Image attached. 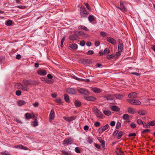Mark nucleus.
<instances>
[{"mask_svg": "<svg viewBox=\"0 0 155 155\" xmlns=\"http://www.w3.org/2000/svg\"><path fill=\"white\" fill-rule=\"evenodd\" d=\"M23 83L24 85L28 87L30 85H36L38 84V83L36 81H32L31 79L26 80L24 79L23 81Z\"/></svg>", "mask_w": 155, "mask_h": 155, "instance_id": "nucleus-1", "label": "nucleus"}, {"mask_svg": "<svg viewBox=\"0 0 155 155\" xmlns=\"http://www.w3.org/2000/svg\"><path fill=\"white\" fill-rule=\"evenodd\" d=\"M88 14V12L84 7H82L80 8V15L81 18H86Z\"/></svg>", "mask_w": 155, "mask_h": 155, "instance_id": "nucleus-2", "label": "nucleus"}, {"mask_svg": "<svg viewBox=\"0 0 155 155\" xmlns=\"http://www.w3.org/2000/svg\"><path fill=\"white\" fill-rule=\"evenodd\" d=\"M127 101L130 104L135 105H139L141 104V102L137 100L132 98H129L127 99Z\"/></svg>", "mask_w": 155, "mask_h": 155, "instance_id": "nucleus-3", "label": "nucleus"}, {"mask_svg": "<svg viewBox=\"0 0 155 155\" xmlns=\"http://www.w3.org/2000/svg\"><path fill=\"white\" fill-rule=\"evenodd\" d=\"M93 110L97 117L100 118H102L103 115V114L97 107H94Z\"/></svg>", "mask_w": 155, "mask_h": 155, "instance_id": "nucleus-4", "label": "nucleus"}, {"mask_svg": "<svg viewBox=\"0 0 155 155\" xmlns=\"http://www.w3.org/2000/svg\"><path fill=\"white\" fill-rule=\"evenodd\" d=\"M74 141L71 137H68L65 138L63 141V144L64 145H69L72 144Z\"/></svg>", "mask_w": 155, "mask_h": 155, "instance_id": "nucleus-5", "label": "nucleus"}, {"mask_svg": "<svg viewBox=\"0 0 155 155\" xmlns=\"http://www.w3.org/2000/svg\"><path fill=\"white\" fill-rule=\"evenodd\" d=\"M35 116V115L33 113L32 114L27 113L25 115V118L26 120H29L32 118H34Z\"/></svg>", "mask_w": 155, "mask_h": 155, "instance_id": "nucleus-6", "label": "nucleus"}, {"mask_svg": "<svg viewBox=\"0 0 155 155\" xmlns=\"http://www.w3.org/2000/svg\"><path fill=\"white\" fill-rule=\"evenodd\" d=\"M78 92L81 94L88 95L90 94V92L87 90L83 88H80L78 90Z\"/></svg>", "mask_w": 155, "mask_h": 155, "instance_id": "nucleus-7", "label": "nucleus"}, {"mask_svg": "<svg viewBox=\"0 0 155 155\" xmlns=\"http://www.w3.org/2000/svg\"><path fill=\"white\" fill-rule=\"evenodd\" d=\"M103 97L106 99L107 101L113 100L114 98V96L112 94H107L103 96Z\"/></svg>", "mask_w": 155, "mask_h": 155, "instance_id": "nucleus-8", "label": "nucleus"}, {"mask_svg": "<svg viewBox=\"0 0 155 155\" xmlns=\"http://www.w3.org/2000/svg\"><path fill=\"white\" fill-rule=\"evenodd\" d=\"M107 41L109 43L114 45L116 44V41L113 38L110 37H107Z\"/></svg>", "mask_w": 155, "mask_h": 155, "instance_id": "nucleus-9", "label": "nucleus"}, {"mask_svg": "<svg viewBox=\"0 0 155 155\" xmlns=\"http://www.w3.org/2000/svg\"><path fill=\"white\" fill-rule=\"evenodd\" d=\"M66 91L69 94L73 95L75 94L76 93L75 89L72 88H67L66 90Z\"/></svg>", "mask_w": 155, "mask_h": 155, "instance_id": "nucleus-10", "label": "nucleus"}, {"mask_svg": "<svg viewBox=\"0 0 155 155\" xmlns=\"http://www.w3.org/2000/svg\"><path fill=\"white\" fill-rule=\"evenodd\" d=\"M137 94L136 92H132L128 94V97L129 98L134 99L137 97Z\"/></svg>", "mask_w": 155, "mask_h": 155, "instance_id": "nucleus-11", "label": "nucleus"}, {"mask_svg": "<svg viewBox=\"0 0 155 155\" xmlns=\"http://www.w3.org/2000/svg\"><path fill=\"white\" fill-rule=\"evenodd\" d=\"M120 7H118L117 8L120 9L123 12H125L126 11V8L124 6V4L121 2H120Z\"/></svg>", "mask_w": 155, "mask_h": 155, "instance_id": "nucleus-12", "label": "nucleus"}, {"mask_svg": "<svg viewBox=\"0 0 155 155\" xmlns=\"http://www.w3.org/2000/svg\"><path fill=\"white\" fill-rule=\"evenodd\" d=\"M97 139L99 142L101 143V145L102 147V148H105V141L103 140L100 137H99L97 138Z\"/></svg>", "mask_w": 155, "mask_h": 155, "instance_id": "nucleus-13", "label": "nucleus"}, {"mask_svg": "<svg viewBox=\"0 0 155 155\" xmlns=\"http://www.w3.org/2000/svg\"><path fill=\"white\" fill-rule=\"evenodd\" d=\"M38 74L40 75H45L47 74V72L45 70H39L37 71Z\"/></svg>", "mask_w": 155, "mask_h": 155, "instance_id": "nucleus-14", "label": "nucleus"}, {"mask_svg": "<svg viewBox=\"0 0 155 155\" xmlns=\"http://www.w3.org/2000/svg\"><path fill=\"white\" fill-rule=\"evenodd\" d=\"M78 38V35L76 34L71 35L69 36V39L73 41H74L77 39Z\"/></svg>", "mask_w": 155, "mask_h": 155, "instance_id": "nucleus-15", "label": "nucleus"}, {"mask_svg": "<svg viewBox=\"0 0 155 155\" xmlns=\"http://www.w3.org/2000/svg\"><path fill=\"white\" fill-rule=\"evenodd\" d=\"M54 117V109H52L51 111L50 115L49 118L50 119L52 120Z\"/></svg>", "mask_w": 155, "mask_h": 155, "instance_id": "nucleus-16", "label": "nucleus"}, {"mask_svg": "<svg viewBox=\"0 0 155 155\" xmlns=\"http://www.w3.org/2000/svg\"><path fill=\"white\" fill-rule=\"evenodd\" d=\"M84 98L85 100L88 101H92L95 100V98L93 96L84 97Z\"/></svg>", "mask_w": 155, "mask_h": 155, "instance_id": "nucleus-17", "label": "nucleus"}, {"mask_svg": "<svg viewBox=\"0 0 155 155\" xmlns=\"http://www.w3.org/2000/svg\"><path fill=\"white\" fill-rule=\"evenodd\" d=\"M17 103L18 106H21L25 104L26 102L24 101L20 100L17 102Z\"/></svg>", "mask_w": 155, "mask_h": 155, "instance_id": "nucleus-18", "label": "nucleus"}, {"mask_svg": "<svg viewBox=\"0 0 155 155\" xmlns=\"http://www.w3.org/2000/svg\"><path fill=\"white\" fill-rule=\"evenodd\" d=\"M64 100L67 103H69L70 102V100L69 98V96L66 94H65L64 95Z\"/></svg>", "mask_w": 155, "mask_h": 155, "instance_id": "nucleus-19", "label": "nucleus"}, {"mask_svg": "<svg viewBox=\"0 0 155 155\" xmlns=\"http://www.w3.org/2000/svg\"><path fill=\"white\" fill-rule=\"evenodd\" d=\"M109 127V125L107 124L104 127H101L99 128V129H101L102 130L101 132H103L104 131L106 130Z\"/></svg>", "mask_w": 155, "mask_h": 155, "instance_id": "nucleus-20", "label": "nucleus"}, {"mask_svg": "<svg viewBox=\"0 0 155 155\" xmlns=\"http://www.w3.org/2000/svg\"><path fill=\"white\" fill-rule=\"evenodd\" d=\"M111 109L112 110L114 111H118L120 110V108L116 106H112L111 107Z\"/></svg>", "mask_w": 155, "mask_h": 155, "instance_id": "nucleus-21", "label": "nucleus"}, {"mask_svg": "<svg viewBox=\"0 0 155 155\" xmlns=\"http://www.w3.org/2000/svg\"><path fill=\"white\" fill-rule=\"evenodd\" d=\"M78 28L79 29H83L86 31H88L89 29L87 28L84 25H80L78 26Z\"/></svg>", "mask_w": 155, "mask_h": 155, "instance_id": "nucleus-22", "label": "nucleus"}, {"mask_svg": "<svg viewBox=\"0 0 155 155\" xmlns=\"http://www.w3.org/2000/svg\"><path fill=\"white\" fill-rule=\"evenodd\" d=\"M74 104L75 106L76 107H79L81 105V102L78 100H75Z\"/></svg>", "mask_w": 155, "mask_h": 155, "instance_id": "nucleus-23", "label": "nucleus"}, {"mask_svg": "<svg viewBox=\"0 0 155 155\" xmlns=\"http://www.w3.org/2000/svg\"><path fill=\"white\" fill-rule=\"evenodd\" d=\"M88 20L90 22H92L94 21V16L93 15H90L88 17Z\"/></svg>", "mask_w": 155, "mask_h": 155, "instance_id": "nucleus-24", "label": "nucleus"}, {"mask_svg": "<svg viewBox=\"0 0 155 155\" xmlns=\"http://www.w3.org/2000/svg\"><path fill=\"white\" fill-rule=\"evenodd\" d=\"M123 118L124 120H128L129 119L130 116L128 114H125L123 115Z\"/></svg>", "mask_w": 155, "mask_h": 155, "instance_id": "nucleus-25", "label": "nucleus"}, {"mask_svg": "<svg viewBox=\"0 0 155 155\" xmlns=\"http://www.w3.org/2000/svg\"><path fill=\"white\" fill-rule=\"evenodd\" d=\"M115 57V54H111V55H108L107 57L106 58L108 60H111L113 59Z\"/></svg>", "mask_w": 155, "mask_h": 155, "instance_id": "nucleus-26", "label": "nucleus"}, {"mask_svg": "<svg viewBox=\"0 0 155 155\" xmlns=\"http://www.w3.org/2000/svg\"><path fill=\"white\" fill-rule=\"evenodd\" d=\"M71 48L74 50H76L78 48V45L76 44H73L70 46Z\"/></svg>", "mask_w": 155, "mask_h": 155, "instance_id": "nucleus-27", "label": "nucleus"}, {"mask_svg": "<svg viewBox=\"0 0 155 155\" xmlns=\"http://www.w3.org/2000/svg\"><path fill=\"white\" fill-rule=\"evenodd\" d=\"M123 51V45H118V52H122Z\"/></svg>", "mask_w": 155, "mask_h": 155, "instance_id": "nucleus-28", "label": "nucleus"}, {"mask_svg": "<svg viewBox=\"0 0 155 155\" xmlns=\"http://www.w3.org/2000/svg\"><path fill=\"white\" fill-rule=\"evenodd\" d=\"M12 24V21L11 20L7 21L5 23V25L8 26L11 25Z\"/></svg>", "mask_w": 155, "mask_h": 155, "instance_id": "nucleus-29", "label": "nucleus"}, {"mask_svg": "<svg viewBox=\"0 0 155 155\" xmlns=\"http://www.w3.org/2000/svg\"><path fill=\"white\" fill-rule=\"evenodd\" d=\"M93 91L95 93H99L101 92V89L97 88H94L93 89Z\"/></svg>", "mask_w": 155, "mask_h": 155, "instance_id": "nucleus-30", "label": "nucleus"}, {"mask_svg": "<svg viewBox=\"0 0 155 155\" xmlns=\"http://www.w3.org/2000/svg\"><path fill=\"white\" fill-rule=\"evenodd\" d=\"M61 152L64 155H71V153L68 152H67L65 150H63Z\"/></svg>", "mask_w": 155, "mask_h": 155, "instance_id": "nucleus-31", "label": "nucleus"}, {"mask_svg": "<svg viewBox=\"0 0 155 155\" xmlns=\"http://www.w3.org/2000/svg\"><path fill=\"white\" fill-rule=\"evenodd\" d=\"M128 112L131 114H134L135 113V111L131 107H129L128 109Z\"/></svg>", "mask_w": 155, "mask_h": 155, "instance_id": "nucleus-32", "label": "nucleus"}, {"mask_svg": "<svg viewBox=\"0 0 155 155\" xmlns=\"http://www.w3.org/2000/svg\"><path fill=\"white\" fill-rule=\"evenodd\" d=\"M115 97L118 99H120L123 97V96L119 94H115Z\"/></svg>", "mask_w": 155, "mask_h": 155, "instance_id": "nucleus-33", "label": "nucleus"}, {"mask_svg": "<svg viewBox=\"0 0 155 155\" xmlns=\"http://www.w3.org/2000/svg\"><path fill=\"white\" fill-rule=\"evenodd\" d=\"M138 113L140 115H145L146 114V112L144 110H139L138 111Z\"/></svg>", "mask_w": 155, "mask_h": 155, "instance_id": "nucleus-34", "label": "nucleus"}, {"mask_svg": "<svg viewBox=\"0 0 155 155\" xmlns=\"http://www.w3.org/2000/svg\"><path fill=\"white\" fill-rule=\"evenodd\" d=\"M104 113L106 115L109 116L111 114V112L109 110H104Z\"/></svg>", "mask_w": 155, "mask_h": 155, "instance_id": "nucleus-35", "label": "nucleus"}, {"mask_svg": "<svg viewBox=\"0 0 155 155\" xmlns=\"http://www.w3.org/2000/svg\"><path fill=\"white\" fill-rule=\"evenodd\" d=\"M28 87L22 85V86L21 87V89L23 91H27L29 89V88H28Z\"/></svg>", "mask_w": 155, "mask_h": 155, "instance_id": "nucleus-36", "label": "nucleus"}, {"mask_svg": "<svg viewBox=\"0 0 155 155\" xmlns=\"http://www.w3.org/2000/svg\"><path fill=\"white\" fill-rule=\"evenodd\" d=\"M110 52V50L108 48H106L104 50V54H107Z\"/></svg>", "mask_w": 155, "mask_h": 155, "instance_id": "nucleus-37", "label": "nucleus"}, {"mask_svg": "<svg viewBox=\"0 0 155 155\" xmlns=\"http://www.w3.org/2000/svg\"><path fill=\"white\" fill-rule=\"evenodd\" d=\"M54 82V80H49L47 79L46 81V82L48 84H52Z\"/></svg>", "mask_w": 155, "mask_h": 155, "instance_id": "nucleus-38", "label": "nucleus"}, {"mask_svg": "<svg viewBox=\"0 0 155 155\" xmlns=\"http://www.w3.org/2000/svg\"><path fill=\"white\" fill-rule=\"evenodd\" d=\"M123 135V132L122 131H120L117 135V138L118 139H120L121 138L122 136Z\"/></svg>", "mask_w": 155, "mask_h": 155, "instance_id": "nucleus-39", "label": "nucleus"}, {"mask_svg": "<svg viewBox=\"0 0 155 155\" xmlns=\"http://www.w3.org/2000/svg\"><path fill=\"white\" fill-rule=\"evenodd\" d=\"M148 124L149 126H153L155 125V120H153L150 122L148 123Z\"/></svg>", "mask_w": 155, "mask_h": 155, "instance_id": "nucleus-40", "label": "nucleus"}, {"mask_svg": "<svg viewBox=\"0 0 155 155\" xmlns=\"http://www.w3.org/2000/svg\"><path fill=\"white\" fill-rule=\"evenodd\" d=\"M34 124H33V125L34 127H36L38 125V122L37 119L36 118H35L33 122Z\"/></svg>", "mask_w": 155, "mask_h": 155, "instance_id": "nucleus-41", "label": "nucleus"}, {"mask_svg": "<svg viewBox=\"0 0 155 155\" xmlns=\"http://www.w3.org/2000/svg\"><path fill=\"white\" fill-rule=\"evenodd\" d=\"M87 142L90 144H91L93 142V141L92 138H91L90 137H88Z\"/></svg>", "mask_w": 155, "mask_h": 155, "instance_id": "nucleus-42", "label": "nucleus"}, {"mask_svg": "<svg viewBox=\"0 0 155 155\" xmlns=\"http://www.w3.org/2000/svg\"><path fill=\"white\" fill-rule=\"evenodd\" d=\"M121 127V124L120 122H117V123L116 125V129H119Z\"/></svg>", "mask_w": 155, "mask_h": 155, "instance_id": "nucleus-43", "label": "nucleus"}, {"mask_svg": "<svg viewBox=\"0 0 155 155\" xmlns=\"http://www.w3.org/2000/svg\"><path fill=\"white\" fill-rule=\"evenodd\" d=\"M1 154L2 155H11L9 152L6 151L2 152L1 153Z\"/></svg>", "mask_w": 155, "mask_h": 155, "instance_id": "nucleus-44", "label": "nucleus"}, {"mask_svg": "<svg viewBox=\"0 0 155 155\" xmlns=\"http://www.w3.org/2000/svg\"><path fill=\"white\" fill-rule=\"evenodd\" d=\"M76 118V116H71L69 118V119H68V121H71L74 120H75Z\"/></svg>", "mask_w": 155, "mask_h": 155, "instance_id": "nucleus-45", "label": "nucleus"}, {"mask_svg": "<svg viewBox=\"0 0 155 155\" xmlns=\"http://www.w3.org/2000/svg\"><path fill=\"white\" fill-rule=\"evenodd\" d=\"M75 151L78 153H80L81 151L80 150L79 147H76L75 149Z\"/></svg>", "mask_w": 155, "mask_h": 155, "instance_id": "nucleus-46", "label": "nucleus"}, {"mask_svg": "<svg viewBox=\"0 0 155 155\" xmlns=\"http://www.w3.org/2000/svg\"><path fill=\"white\" fill-rule=\"evenodd\" d=\"M137 123L139 125L143 124V122L140 119H138L137 120Z\"/></svg>", "mask_w": 155, "mask_h": 155, "instance_id": "nucleus-47", "label": "nucleus"}, {"mask_svg": "<svg viewBox=\"0 0 155 155\" xmlns=\"http://www.w3.org/2000/svg\"><path fill=\"white\" fill-rule=\"evenodd\" d=\"M107 35V34L104 31H101L100 32V35L103 37L106 36Z\"/></svg>", "mask_w": 155, "mask_h": 155, "instance_id": "nucleus-48", "label": "nucleus"}, {"mask_svg": "<svg viewBox=\"0 0 155 155\" xmlns=\"http://www.w3.org/2000/svg\"><path fill=\"white\" fill-rule=\"evenodd\" d=\"M118 155H124V153L123 151H122L121 150H119L118 152L117 153Z\"/></svg>", "mask_w": 155, "mask_h": 155, "instance_id": "nucleus-49", "label": "nucleus"}, {"mask_svg": "<svg viewBox=\"0 0 155 155\" xmlns=\"http://www.w3.org/2000/svg\"><path fill=\"white\" fill-rule=\"evenodd\" d=\"M150 131V129H145L142 131L141 133L142 134H144L145 133H148Z\"/></svg>", "mask_w": 155, "mask_h": 155, "instance_id": "nucleus-50", "label": "nucleus"}, {"mask_svg": "<svg viewBox=\"0 0 155 155\" xmlns=\"http://www.w3.org/2000/svg\"><path fill=\"white\" fill-rule=\"evenodd\" d=\"M21 91L20 90H18L16 91V94L17 96H20L21 95Z\"/></svg>", "mask_w": 155, "mask_h": 155, "instance_id": "nucleus-51", "label": "nucleus"}, {"mask_svg": "<svg viewBox=\"0 0 155 155\" xmlns=\"http://www.w3.org/2000/svg\"><path fill=\"white\" fill-rule=\"evenodd\" d=\"M55 101L58 103H61V100L60 98H56Z\"/></svg>", "mask_w": 155, "mask_h": 155, "instance_id": "nucleus-52", "label": "nucleus"}, {"mask_svg": "<svg viewBox=\"0 0 155 155\" xmlns=\"http://www.w3.org/2000/svg\"><path fill=\"white\" fill-rule=\"evenodd\" d=\"M94 53V52L92 50H89L88 51L87 54L88 55H91Z\"/></svg>", "mask_w": 155, "mask_h": 155, "instance_id": "nucleus-53", "label": "nucleus"}, {"mask_svg": "<svg viewBox=\"0 0 155 155\" xmlns=\"http://www.w3.org/2000/svg\"><path fill=\"white\" fill-rule=\"evenodd\" d=\"M72 77L73 78H74L77 80H78V81H81V78H78L74 75L72 76Z\"/></svg>", "mask_w": 155, "mask_h": 155, "instance_id": "nucleus-54", "label": "nucleus"}, {"mask_svg": "<svg viewBox=\"0 0 155 155\" xmlns=\"http://www.w3.org/2000/svg\"><path fill=\"white\" fill-rule=\"evenodd\" d=\"M84 4H85L86 7L89 10H91V8H90V6L88 4V3H84Z\"/></svg>", "mask_w": 155, "mask_h": 155, "instance_id": "nucleus-55", "label": "nucleus"}, {"mask_svg": "<svg viewBox=\"0 0 155 155\" xmlns=\"http://www.w3.org/2000/svg\"><path fill=\"white\" fill-rule=\"evenodd\" d=\"M130 126L133 128H135L136 127V124L134 123H132L130 124Z\"/></svg>", "mask_w": 155, "mask_h": 155, "instance_id": "nucleus-56", "label": "nucleus"}, {"mask_svg": "<svg viewBox=\"0 0 155 155\" xmlns=\"http://www.w3.org/2000/svg\"><path fill=\"white\" fill-rule=\"evenodd\" d=\"M94 125L96 127H98L100 126V124L99 122L96 121L95 122Z\"/></svg>", "mask_w": 155, "mask_h": 155, "instance_id": "nucleus-57", "label": "nucleus"}, {"mask_svg": "<svg viewBox=\"0 0 155 155\" xmlns=\"http://www.w3.org/2000/svg\"><path fill=\"white\" fill-rule=\"evenodd\" d=\"M143 127H144L148 128L150 127L149 124H147L144 122H143Z\"/></svg>", "mask_w": 155, "mask_h": 155, "instance_id": "nucleus-58", "label": "nucleus"}, {"mask_svg": "<svg viewBox=\"0 0 155 155\" xmlns=\"http://www.w3.org/2000/svg\"><path fill=\"white\" fill-rule=\"evenodd\" d=\"M136 134L134 133H131L129 135H128V136L129 137H131L132 136H133L134 137H135L136 136Z\"/></svg>", "mask_w": 155, "mask_h": 155, "instance_id": "nucleus-59", "label": "nucleus"}, {"mask_svg": "<svg viewBox=\"0 0 155 155\" xmlns=\"http://www.w3.org/2000/svg\"><path fill=\"white\" fill-rule=\"evenodd\" d=\"M118 45H123L122 41L120 39H118Z\"/></svg>", "mask_w": 155, "mask_h": 155, "instance_id": "nucleus-60", "label": "nucleus"}, {"mask_svg": "<svg viewBox=\"0 0 155 155\" xmlns=\"http://www.w3.org/2000/svg\"><path fill=\"white\" fill-rule=\"evenodd\" d=\"M17 7L21 9H24L26 7L25 6H21V5H18L17 6Z\"/></svg>", "mask_w": 155, "mask_h": 155, "instance_id": "nucleus-61", "label": "nucleus"}, {"mask_svg": "<svg viewBox=\"0 0 155 155\" xmlns=\"http://www.w3.org/2000/svg\"><path fill=\"white\" fill-rule=\"evenodd\" d=\"M33 105L34 107H38L39 105V103L38 102H35L33 104Z\"/></svg>", "mask_w": 155, "mask_h": 155, "instance_id": "nucleus-62", "label": "nucleus"}, {"mask_svg": "<svg viewBox=\"0 0 155 155\" xmlns=\"http://www.w3.org/2000/svg\"><path fill=\"white\" fill-rule=\"evenodd\" d=\"M94 145L95 147H96L98 149H101V147L97 143H95L94 144Z\"/></svg>", "mask_w": 155, "mask_h": 155, "instance_id": "nucleus-63", "label": "nucleus"}, {"mask_svg": "<svg viewBox=\"0 0 155 155\" xmlns=\"http://www.w3.org/2000/svg\"><path fill=\"white\" fill-rule=\"evenodd\" d=\"M115 122L114 121H111L110 124L111 126H115Z\"/></svg>", "mask_w": 155, "mask_h": 155, "instance_id": "nucleus-64", "label": "nucleus"}]
</instances>
